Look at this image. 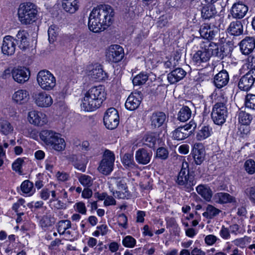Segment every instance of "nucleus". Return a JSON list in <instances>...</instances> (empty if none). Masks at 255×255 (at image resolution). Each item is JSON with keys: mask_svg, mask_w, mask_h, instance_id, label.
Masks as SVG:
<instances>
[{"mask_svg": "<svg viewBox=\"0 0 255 255\" xmlns=\"http://www.w3.org/2000/svg\"><path fill=\"white\" fill-rule=\"evenodd\" d=\"M13 80L18 83H24L27 81L30 77V71L24 67L14 68L11 71Z\"/></svg>", "mask_w": 255, "mask_h": 255, "instance_id": "obj_16", "label": "nucleus"}, {"mask_svg": "<svg viewBox=\"0 0 255 255\" xmlns=\"http://www.w3.org/2000/svg\"><path fill=\"white\" fill-rule=\"evenodd\" d=\"M57 177L58 180L60 181H66L69 179V175L65 172H58L57 173Z\"/></svg>", "mask_w": 255, "mask_h": 255, "instance_id": "obj_62", "label": "nucleus"}, {"mask_svg": "<svg viewBox=\"0 0 255 255\" xmlns=\"http://www.w3.org/2000/svg\"><path fill=\"white\" fill-rule=\"evenodd\" d=\"M40 197L44 200H47L50 197V190L47 188H44L40 192Z\"/></svg>", "mask_w": 255, "mask_h": 255, "instance_id": "obj_61", "label": "nucleus"}, {"mask_svg": "<svg viewBox=\"0 0 255 255\" xmlns=\"http://www.w3.org/2000/svg\"><path fill=\"white\" fill-rule=\"evenodd\" d=\"M248 11V7L242 2H237L233 4L231 14L232 16L237 19L243 18Z\"/></svg>", "mask_w": 255, "mask_h": 255, "instance_id": "obj_21", "label": "nucleus"}, {"mask_svg": "<svg viewBox=\"0 0 255 255\" xmlns=\"http://www.w3.org/2000/svg\"><path fill=\"white\" fill-rule=\"evenodd\" d=\"M157 138L154 133L146 134L143 138V143L149 147H154Z\"/></svg>", "mask_w": 255, "mask_h": 255, "instance_id": "obj_45", "label": "nucleus"}, {"mask_svg": "<svg viewBox=\"0 0 255 255\" xmlns=\"http://www.w3.org/2000/svg\"><path fill=\"white\" fill-rule=\"evenodd\" d=\"M78 0H62V6L66 11L73 13L78 9Z\"/></svg>", "mask_w": 255, "mask_h": 255, "instance_id": "obj_36", "label": "nucleus"}, {"mask_svg": "<svg viewBox=\"0 0 255 255\" xmlns=\"http://www.w3.org/2000/svg\"><path fill=\"white\" fill-rule=\"evenodd\" d=\"M20 187L22 192L28 194L29 196L32 195L35 192L33 183L28 180L23 181Z\"/></svg>", "mask_w": 255, "mask_h": 255, "instance_id": "obj_39", "label": "nucleus"}, {"mask_svg": "<svg viewBox=\"0 0 255 255\" xmlns=\"http://www.w3.org/2000/svg\"><path fill=\"white\" fill-rule=\"evenodd\" d=\"M213 200L216 203L221 204L236 202V199L235 197L225 192H219L215 194L214 196Z\"/></svg>", "mask_w": 255, "mask_h": 255, "instance_id": "obj_26", "label": "nucleus"}, {"mask_svg": "<svg viewBox=\"0 0 255 255\" xmlns=\"http://www.w3.org/2000/svg\"><path fill=\"white\" fill-rule=\"evenodd\" d=\"M245 66L250 70L255 69V57L253 55L248 56L246 60Z\"/></svg>", "mask_w": 255, "mask_h": 255, "instance_id": "obj_56", "label": "nucleus"}, {"mask_svg": "<svg viewBox=\"0 0 255 255\" xmlns=\"http://www.w3.org/2000/svg\"><path fill=\"white\" fill-rule=\"evenodd\" d=\"M71 227V223L69 220H62L59 222L58 232L60 234H64V232Z\"/></svg>", "mask_w": 255, "mask_h": 255, "instance_id": "obj_47", "label": "nucleus"}, {"mask_svg": "<svg viewBox=\"0 0 255 255\" xmlns=\"http://www.w3.org/2000/svg\"><path fill=\"white\" fill-rule=\"evenodd\" d=\"M168 151L164 147H159L157 149L156 156L161 159H166L168 156Z\"/></svg>", "mask_w": 255, "mask_h": 255, "instance_id": "obj_55", "label": "nucleus"}, {"mask_svg": "<svg viewBox=\"0 0 255 255\" xmlns=\"http://www.w3.org/2000/svg\"><path fill=\"white\" fill-rule=\"evenodd\" d=\"M58 27L54 25H51L48 30V40L50 43H53L57 39L58 35Z\"/></svg>", "mask_w": 255, "mask_h": 255, "instance_id": "obj_43", "label": "nucleus"}, {"mask_svg": "<svg viewBox=\"0 0 255 255\" xmlns=\"http://www.w3.org/2000/svg\"><path fill=\"white\" fill-rule=\"evenodd\" d=\"M15 39L10 35H6L3 39L1 46L2 52L7 55H11L15 50Z\"/></svg>", "mask_w": 255, "mask_h": 255, "instance_id": "obj_17", "label": "nucleus"}, {"mask_svg": "<svg viewBox=\"0 0 255 255\" xmlns=\"http://www.w3.org/2000/svg\"><path fill=\"white\" fill-rule=\"evenodd\" d=\"M54 221L50 215H44L40 221L42 227H48L52 225Z\"/></svg>", "mask_w": 255, "mask_h": 255, "instance_id": "obj_54", "label": "nucleus"}, {"mask_svg": "<svg viewBox=\"0 0 255 255\" xmlns=\"http://www.w3.org/2000/svg\"><path fill=\"white\" fill-rule=\"evenodd\" d=\"M245 170L249 174H253L255 172V162L253 159L247 160L245 164Z\"/></svg>", "mask_w": 255, "mask_h": 255, "instance_id": "obj_51", "label": "nucleus"}, {"mask_svg": "<svg viewBox=\"0 0 255 255\" xmlns=\"http://www.w3.org/2000/svg\"><path fill=\"white\" fill-rule=\"evenodd\" d=\"M212 133V128L209 126H203L197 132L196 138L197 140L202 141L210 137Z\"/></svg>", "mask_w": 255, "mask_h": 255, "instance_id": "obj_37", "label": "nucleus"}, {"mask_svg": "<svg viewBox=\"0 0 255 255\" xmlns=\"http://www.w3.org/2000/svg\"><path fill=\"white\" fill-rule=\"evenodd\" d=\"M23 162V159L21 158H17L12 165L13 170L16 171H19L21 168V165Z\"/></svg>", "mask_w": 255, "mask_h": 255, "instance_id": "obj_60", "label": "nucleus"}, {"mask_svg": "<svg viewBox=\"0 0 255 255\" xmlns=\"http://www.w3.org/2000/svg\"><path fill=\"white\" fill-rule=\"evenodd\" d=\"M32 98L34 104L40 108H48L53 103L52 97L44 91L33 93Z\"/></svg>", "mask_w": 255, "mask_h": 255, "instance_id": "obj_11", "label": "nucleus"}, {"mask_svg": "<svg viewBox=\"0 0 255 255\" xmlns=\"http://www.w3.org/2000/svg\"><path fill=\"white\" fill-rule=\"evenodd\" d=\"M74 208L75 210L82 215H85L87 212V209L84 203L82 202H79L76 203L74 206Z\"/></svg>", "mask_w": 255, "mask_h": 255, "instance_id": "obj_53", "label": "nucleus"}, {"mask_svg": "<svg viewBox=\"0 0 255 255\" xmlns=\"http://www.w3.org/2000/svg\"><path fill=\"white\" fill-rule=\"evenodd\" d=\"M186 75V72L181 68H177L167 75V80L171 84H175L182 80Z\"/></svg>", "mask_w": 255, "mask_h": 255, "instance_id": "obj_24", "label": "nucleus"}, {"mask_svg": "<svg viewBox=\"0 0 255 255\" xmlns=\"http://www.w3.org/2000/svg\"><path fill=\"white\" fill-rule=\"evenodd\" d=\"M119 226L122 227L125 229L128 228V218L124 214H122L119 215Z\"/></svg>", "mask_w": 255, "mask_h": 255, "instance_id": "obj_59", "label": "nucleus"}, {"mask_svg": "<svg viewBox=\"0 0 255 255\" xmlns=\"http://www.w3.org/2000/svg\"><path fill=\"white\" fill-rule=\"evenodd\" d=\"M255 82V69L250 70L240 79L238 87L239 89L248 91L253 86Z\"/></svg>", "mask_w": 255, "mask_h": 255, "instance_id": "obj_15", "label": "nucleus"}, {"mask_svg": "<svg viewBox=\"0 0 255 255\" xmlns=\"http://www.w3.org/2000/svg\"><path fill=\"white\" fill-rule=\"evenodd\" d=\"M239 121L240 123L244 125H249L253 120V117L244 111H240L239 113Z\"/></svg>", "mask_w": 255, "mask_h": 255, "instance_id": "obj_44", "label": "nucleus"}, {"mask_svg": "<svg viewBox=\"0 0 255 255\" xmlns=\"http://www.w3.org/2000/svg\"><path fill=\"white\" fill-rule=\"evenodd\" d=\"M221 211L213 205H208L206 211L203 213V216L207 219H211L218 216Z\"/></svg>", "mask_w": 255, "mask_h": 255, "instance_id": "obj_38", "label": "nucleus"}, {"mask_svg": "<svg viewBox=\"0 0 255 255\" xmlns=\"http://www.w3.org/2000/svg\"><path fill=\"white\" fill-rule=\"evenodd\" d=\"M148 78V75L145 73L141 72L135 76L132 83L134 86H140L145 83Z\"/></svg>", "mask_w": 255, "mask_h": 255, "instance_id": "obj_42", "label": "nucleus"}, {"mask_svg": "<svg viewBox=\"0 0 255 255\" xmlns=\"http://www.w3.org/2000/svg\"><path fill=\"white\" fill-rule=\"evenodd\" d=\"M115 158L114 154L109 150H106L103 155L98 169L104 175H109L113 170Z\"/></svg>", "mask_w": 255, "mask_h": 255, "instance_id": "obj_9", "label": "nucleus"}, {"mask_svg": "<svg viewBox=\"0 0 255 255\" xmlns=\"http://www.w3.org/2000/svg\"><path fill=\"white\" fill-rule=\"evenodd\" d=\"M221 55L218 44L206 41L200 44V49L194 54L192 60L196 64L200 65L207 62L212 56L221 57Z\"/></svg>", "mask_w": 255, "mask_h": 255, "instance_id": "obj_3", "label": "nucleus"}, {"mask_svg": "<svg viewBox=\"0 0 255 255\" xmlns=\"http://www.w3.org/2000/svg\"><path fill=\"white\" fill-rule=\"evenodd\" d=\"M227 30L231 35L239 36L243 32V26L241 21H233L230 24Z\"/></svg>", "mask_w": 255, "mask_h": 255, "instance_id": "obj_33", "label": "nucleus"}, {"mask_svg": "<svg viewBox=\"0 0 255 255\" xmlns=\"http://www.w3.org/2000/svg\"><path fill=\"white\" fill-rule=\"evenodd\" d=\"M114 15V10L109 5H100L94 7L89 16V29L95 33L105 30L113 23Z\"/></svg>", "mask_w": 255, "mask_h": 255, "instance_id": "obj_1", "label": "nucleus"}, {"mask_svg": "<svg viewBox=\"0 0 255 255\" xmlns=\"http://www.w3.org/2000/svg\"><path fill=\"white\" fill-rule=\"evenodd\" d=\"M251 238L247 236H245L244 238L237 239L233 241L235 245L241 248H244L245 247L248 243L251 242Z\"/></svg>", "mask_w": 255, "mask_h": 255, "instance_id": "obj_48", "label": "nucleus"}, {"mask_svg": "<svg viewBox=\"0 0 255 255\" xmlns=\"http://www.w3.org/2000/svg\"><path fill=\"white\" fill-rule=\"evenodd\" d=\"M39 136L41 140L51 149L57 151H62L65 149V141L59 133L52 130H43Z\"/></svg>", "mask_w": 255, "mask_h": 255, "instance_id": "obj_4", "label": "nucleus"}, {"mask_svg": "<svg viewBox=\"0 0 255 255\" xmlns=\"http://www.w3.org/2000/svg\"><path fill=\"white\" fill-rule=\"evenodd\" d=\"M27 120L29 123L36 127H42L48 123V118L45 114L36 110L28 112Z\"/></svg>", "mask_w": 255, "mask_h": 255, "instance_id": "obj_13", "label": "nucleus"}, {"mask_svg": "<svg viewBox=\"0 0 255 255\" xmlns=\"http://www.w3.org/2000/svg\"><path fill=\"white\" fill-rule=\"evenodd\" d=\"M201 36L203 38L208 39H213L217 33V30H214L207 24L202 25L199 30Z\"/></svg>", "mask_w": 255, "mask_h": 255, "instance_id": "obj_31", "label": "nucleus"}, {"mask_svg": "<svg viewBox=\"0 0 255 255\" xmlns=\"http://www.w3.org/2000/svg\"><path fill=\"white\" fill-rule=\"evenodd\" d=\"M229 80L228 72L225 70H222L215 76L214 83L217 88H221L228 84Z\"/></svg>", "mask_w": 255, "mask_h": 255, "instance_id": "obj_29", "label": "nucleus"}, {"mask_svg": "<svg viewBox=\"0 0 255 255\" xmlns=\"http://www.w3.org/2000/svg\"><path fill=\"white\" fill-rule=\"evenodd\" d=\"M104 123L110 129L116 128L119 124V116L117 110L110 108L107 110L104 117Z\"/></svg>", "mask_w": 255, "mask_h": 255, "instance_id": "obj_12", "label": "nucleus"}, {"mask_svg": "<svg viewBox=\"0 0 255 255\" xmlns=\"http://www.w3.org/2000/svg\"><path fill=\"white\" fill-rule=\"evenodd\" d=\"M105 99V93L102 86L92 87L84 94L81 109L86 112L94 111L101 106Z\"/></svg>", "mask_w": 255, "mask_h": 255, "instance_id": "obj_2", "label": "nucleus"}, {"mask_svg": "<svg viewBox=\"0 0 255 255\" xmlns=\"http://www.w3.org/2000/svg\"><path fill=\"white\" fill-rule=\"evenodd\" d=\"M166 116L162 112H156L152 113L150 117L151 126L154 128H159L164 123Z\"/></svg>", "mask_w": 255, "mask_h": 255, "instance_id": "obj_27", "label": "nucleus"}, {"mask_svg": "<svg viewBox=\"0 0 255 255\" xmlns=\"http://www.w3.org/2000/svg\"><path fill=\"white\" fill-rule=\"evenodd\" d=\"M116 179V183L119 191L113 192L115 197L120 199L127 198L128 195V187L126 183V179L119 178Z\"/></svg>", "mask_w": 255, "mask_h": 255, "instance_id": "obj_18", "label": "nucleus"}, {"mask_svg": "<svg viewBox=\"0 0 255 255\" xmlns=\"http://www.w3.org/2000/svg\"><path fill=\"white\" fill-rule=\"evenodd\" d=\"M141 98L139 93H131L125 103L126 108L130 111L136 109L141 103Z\"/></svg>", "mask_w": 255, "mask_h": 255, "instance_id": "obj_22", "label": "nucleus"}, {"mask_svg": "<svg viewBox=\"0 0 255 255\" xmlns=\"http://www.w3.org/2000/svg\"><path fill=\"white\" fill-rule=\"evenodd\" d=\"M196 126V123L193 121H191L189 124L175 129L172 132V137L176 140H183L190 135Z\"/></svg>", "mask_w": 255, "mask_h": 255, "instance_id": "obj_10", "label": "nucleus"}, {"mask_svg": "<svg viewBox=\"0 0 255 255\" xmlns=\"http://www.w3.org/2000/svg\"><path fill=\"white\" fill-rule=\"evenodd\" d=\"M239 46L242 53L248 55L255 48V39L252 37H246L240 42Z\"/></svg>", "mask_w": 255, "mask_h": 255, "instance_id": "obj_19", "label": "nucleus"}, {"mask_svg": "<svg viewBox=\"0 0 255 255\" xmlns=\"http://www.w3.org/2000/svg\"><path fill=\"white\" fill-rule=\"evenodd\" d=\"M78 179L80 184L86 187H91L93 183V179L88 175L80 174Z\"/></svg>", "mask_w": 255, "mask_h": 255, "instance_id": "obj_41", "label": "nucleus"}, {"mask_svg": "<svg viewBox=\"0 0 255 255\" xmlns=\"http://www.w3.org/2000/svg\"><path fill=\"white\" fill-rule=\"evenodd\" d=\"M228 113L225 102H217L213 107L211 118L216 125H222L226 122Z\"/></svg>", "mask_w": 255, "mask_h": 255, "instance_id": "obj_8", "label": "nucleus"}, {"mask_svg": "<svg viewBox=\"0 0 255 255\" xmlns=\"http://www.w3.org/2000/svg\"><path fill=\"white\" fill-rule=\"evenodd\" d=\"M217 13L216 8L212 4H208L203 6L201 10L202 17L204 19H210Z\"/></svg>", "mask_w": 255, "mask_h": 255, "instance_id": "obj_34", "label": "nucleus"}, {"mask_svg": "<svg viewBox=\"0 0 255 255\" xmlns=\"http://www.w3.org/2000/svg\"><path fill=\"white\" fill-rule=\"evenodd\" d=\"M56 202L54 204V207L55 209L59 210V209H65L67 207L66 204L61 201V200H55Z\"/></svg>", "mask_w": 255, "mask_h": 255, "instance_id": "obj_63", "label": "nucleus"}, {"mask_svg": "<svg viewBox=\"0 0 255 255\" xmlns=\"http://www.w3.org/2000/svg\"><path fill=\"white\" fill-rule=\"evenodd\" d=\"M176 182L179 185L186 188L188 192L193 190L192 186L195 184L194 177L189 173V165L187 162L185 161L182 162L181 169L177 176Z\"/></svg>", "mask_w": 255, "mask_h": 255, "instance_id": "obj_6", "label": "nucleus"}, {"mask_svg": "<svg viewBox=\"0 0 255 255\" xmlns=\"http://www.w3.org/2000/svg\"><path fill=\"white\" fill-rule=\"evenodd\" d=\"M37 81L40 87L45 91L53 90L56 83V78L54 75L47 70H42L38 73Z\"/></svg>", "mask_w": 255, "mask_h": 255, "instance_id": "obj_7", "label": "nucleus"}, {"mask_svg": "<svg viewBox=\"0 0 255 255\" xmlns=\"http://www.w3.org/2000/svg\"><path fill=\"white\" fill-rule=\"evenodd\" d=\"M152 153L143 148L139 149L135 153V159L136 161L141 164H146L150 160Z\"/></svg>", "mask_w": 255, "mask_h": 255, "instance_id": "obj_30", "label": "nucleus"}, {"mask_svg": "<svg viewBox=\"0 0 255 255\" xmlns=\"http://www.w3.org/2000/svg\"><path fill=\"white\" fill-rule=\"evenodd\" d=\"M192 154L195 162L197 165L201 164L204 160L205 151L202 148V145L200 143H196L194 144Z\"/></svg>", "mask_w": 255, "mask_h": 255, "instance_id": "obj_25", "label": "nucleus"}, {"mask_svg": "<svg viewBox=\"0 0 255 255\" xmlns=\"http://www.w3.org/2000/svg\"><path fill=\"white\" fill-rule=\"evenodd\" d=\"M14 128L11 124L6 120L0 119V132L5 135L13 133Z\"/></svg>", "mask_w": 255, "mask_h": 255, "instance_id": "obj_35", "label": "nucleus"}, {"mask_svg": "<svg viewBox=\"0 0 255 255\" xmlns=\"http://www.w3.org/2000/svg\"><path fill=\"white\" fill-rule=\"evenodd\" d=\"M197 192L206 201H210L213 195V192L207 185L200 184L196 187Z\"/></svg>", "mask_w": 255, "mask_h": 255, "instance_id": "obj_32", "label": "nucleus"}, {"mask_svg": "<svg viewBox=\"0 0 255 255\" xmlns=\"http://www.w3.org/2000/svg\"><path fill=\"white\" fill-rule=\"evenodd\" d=\"M245 193L251 202L255 204V186L247 188L245 190Z\"/></svg>", "mask_w": 255, "mask_h": 255, "instance_id": "obj_52", "label": "nucleus"}, {"mask_svg": "<svg viewBox=\"0 0 255 255\" xmlns=\"http://www.w3.org/2000/svg\"><path fill=\"white\" fill-rule=\"evenodd\" d=\"M246 108L255 110V95L248 94L246 97Z\"/></svg>", "mask_w": 255, "mask_h": 255, "instance_id": "obj_49", "label": "nucleus"}, {"mask_svg": "<svg viewBox=\"0 0 255 255\" xmlns=\"http://www.w3.org/2000/svg\"><path fill=\"white\" fill-rule=\"evenodd\" d=\"M88 75L90 78L98 81L103 80L107 78V73L104 71L100 65H98L89 67Z\"/></svg>", "mask_w": 255, "mask_h": 255, "instance_id": "obj_20", "label": "nucleus"}, {"mask_svg": "<svg viewBox=\"0 0 255 255\" xmlns=\"http://www.w3.org/2000/svg\"><path fill=\"white\" fill-rule=\"evenodd\" d=\"M136 241L134 238L130 236H127L123 240L122 243L124 247L128 248H133Z\"/></svg>", "mask_w": 255, "mask_h": 255, "instance_id": "obj_50", "label": "nucleus"}, {"mask_svg": "<svg viewBox=\"0 0 255 255\" xmlns=\"http://www.w3.org/2000/svg\"><path fill=\"white\" fill-rule=\"evenodd\" d=\"M106 57L110 62L114 63L120 62L124 57V49L119 45H111L107 50Z\"/></svg>", "mask_w": 255, "mask_h": 255, "instance_id": "obj_14", "label": "nucleus"}, {"mask_svg": "<svg viewBox=\"0 0 255 255\" xmlns=\"http://www.w3.org/2000/svg\"><path fill=\"white\" fill-rule=\"evenodd\" d=\"M28 36V33L24 30H19L16 35V40L18 46L23 51L26 50L29 47Z\"/></svg>", "mask_w": 255, "mask_h": 255, "instance_id": "obj_23", "label": "nucleus"}, {"mask_svg": "<svg viewBox=\"0 0 255 255\" xmlns=\"http://www.w3.org/2000/svg\"><path fill=\"white\" fill-rule=\"evenodd\" d=\"M116 204V201L112 196L109 195L107 196L105 201H104V204L105 206L115 205Z\"/></svg>", "mask_w": 255, "mask_h": 255, "instance_id": "obj_64", "label": "nucleus"}, {"mask_svg": "<svg viewBox=\"0 0 255 255\" xmlns=\"http://www.w3.org/2000/svg\"><path fill=\"white\" fill-rule=\"evenodd\" d=\"M17 14L18 19L22 24H30L36 20L38 10L34 4L29 2H24L20 4Z\"/></svg>", "mask_w": 255, "mask_h": 255, "instance_id": "obj_5", "label": "nucleus"}, {"mask_svg": "<svg viewBox=\"0 0 255 255\" xmlns=\"http://www.w3.org/2000/svg\"><path fill=\"white\" fill-rule=\"evenodd\" d=\"M122 163L125 166L131 168H133L135 166V163L133 155L130 153L125 154L122 158Z\"/></svg>", "mask_w": 255, "mask_h": 255, "instance_id": "obj_46", "label": "nucleus"}, {"mask_svg": "<svg viewBox=\"0 0 255 255\" xmlns=\"http://www.w3.org/2000/svg\"><path fill=\"white\" fill-rule=\"evenodd\" d=\"M191 110L187 107H182L178 114V119L182 122H185L188 120L191 117Z\"/></svg>", "mask_w": 255, "mask_h": 255, "instance_id": "obj_40", "label": "nucleus"}, {"mask_svg": "<svg viewBox=\"0 0 255 255\" xmlns=\"http://www.w3.org/2000/svg\"><path fill=\"white\" fill-rule=\"evenodd\" d=\"M219 239L214 235H208L205 237V243L208 246H212L216 243Z\"/></svg>", "mask_w": 255, "mask_h": 255, "instance_id": "obj_58", "label": "nucleus"}, {"mask_svg": "<svg viewBox=\"0 0 255 255\" xmlns=\"http://www.w3.org/2000/svg\"><path fill=\"white\" fill-rule=\"evenodd\" d=\"M13 101L19 105L26 103L29 99V92L26 90L20 89L15 92L12 97Z\"/></svg>", "mask_w": 255, "mask_h": 255, "instance_id": "obj_28", "label": "nucleus"}, {"mask_svg": "<svg viewBox=\"0 0 255 255\" xmlns=\"http://www.w3.org/2000/svg\"><path fill=\"white\" fill-rule=\"evenodd\" d=\"M219 235L224 240H229L231 237L230 230L228 228L223 226L220 231Z\"/></svg>", "mask_w": 255, "mask_h": 255, "instance_id": "obj_57", "label": "nucleus"}]
</instances>
